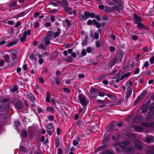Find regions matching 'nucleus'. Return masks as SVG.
Returning <instances> with one entry per match:
<instances>
[{"label":"nucleus","mask_w":154,"mask_h":154,"mask_svg":"<svg viewBox=\"0 0 154 154\" xmlns=\"http://www.w3.org/2000/svg\"><path fill=\"white\" fill-rule=\"evenodd\" d=\"M117 6L115 5L113 7H109L106 5L104 6L103 5H99L98 8L100 10H103L104 12L106 13L111 12L115 10L119 12L123 9V3L121 1H119L117 2Z\"/></svg>","instance_id":"obj_1"},{"label":"nucleus","mask_w":154,"mask_h":154,"mask_svg":"<svg viewBox=\"0 0 154 154\" xmlns=\"http://www.w3.org/2000/svg\"><path fill=\"white\" fill-rule=\"evenodd\" d=\"M129 144V142L128 141H124L123 142H118L116 143V145L119 146L122 151L129 153L133 151V148L132 147H127L126 146Z\"/></svg>","instance_id":"obj_2"},{"label":"nucleus","mask_w":154,"mask_h":154,"mask_svg":"<svg viewBox=\"0 0 154 154\" xmlns=\"http://www.w3.org/2000/svg\"><path fill=\"white\" fill-rule=\"evenodd\" d=\"M79 19L82 20H86L89 17L93 18L95 17L94 14L93 13H90L88 12L85 11L84 14H79Z\"/></svg>","instance_id":"obj_3"},{"label":"nucleus","mask_w":154,"mask_h":154,"mask_svg":"<svg viewBox=\"0 0 154 154\" xmlns=\"http://www.w3.org/2000/svg\"><path fill=\"white\" fill-rule=\"evenodd\" d=\"M79 99L80 103L83 106H87L88 102L87 100L86 97L84 95L80 94L79 95Z\"/></svg>","instance_id":"obj_4"},{"label":"nucleus","mask_w":154,"mask_h":154,"mask_svg":"<svg viewBox=\"0 0 154 154\" xmlns=\"http://www.w3.org/2000/svg\"><path fill=\"white\" fill-rule=\"evenodd\" d=\"M96 93L100 97H103L104 95V93L98 92L96 89L94 88L91 89V92L90 93V94L91 97H95L96 96Z\"/></svg>","instance_id":"obj_5"},{"label":"nucleus","mask_w":154,"mask_h":154,"mask_svg":"<svg viewBox=\"0 0 154 154\" xmlns=\"http://www.w3.org/2000/svg\"><path fill=\"white\" fill-rule=\"evenodd\" d=\"M31 34V31L30 29L25 30L23 33L22 36L20 39V41L21 42H24L26 39V37L27 35Z\"/></svg>","instance_id":"obj_6"},{"label":"nucleus","mask_w":154,"mask_h":154,"mask_svg":"<svg viewBox=\"0 0 154 154\" xmlns=\"http://www.w3.org/2000/svg\"><path fill=\"white\" fill-rule=\"evenodd\" d=\"M3 57L5 61L8 63V66L9 67H12L14 65V63L13 62H9L10 60V58L9 55H4Z\"/></svg>","instance_id":"obj_7"},{"label":"nucleus","mask_w":154,"mask_h":154,"mask_svg":"<svg viewBox=\"0 0 154 154\" xmlns=\"http://www.w3.org/2000/svg\"><path fill=\"white\" fill-rule=\"evenodd\" d=\"M9 101L7 99H4L3 102V105H2V108L8 109L9 107Z\"/></svg>","instance_id":"obj_8"},{"label":"nucleus","mask_w":154,"mask_h":154,"mask_svg":"<svg viewBox=\"0 0 154 154\" xmlns=\"http://www.w3.org/2000/svg\"><path fill=\"white\" fill-rule=\"evenodd\" d=\"M9 52L10 53V56L11 57L12 60H14L17 58V52L16 50H11L9 51Z\"/></svg>","instance_id":"obj_9"},{"label":"nucleus","mask_w":154,"mask_h":154,"mask_svg":"<svg viewBox=\"0 0 154 154\" xmlns=\"http://www.w3.org/2000/svg\"><path fill=\"white\" fill-rule=\"evenodd\" d=\"M134 20H135L136 23L137 24L142 22L141 17L135 14L134 13Z\"/></svg>","instance_id":"obj_10"},{"label":"nucleus","mask_w":154,"mask_h":154,"mask_svg":"<svg viewBox=\"0 0 154 154\" xmlns=\"http://www.w3.org/2000/svg\"><path fill=\"white\" fill-rule=\"evenodd\" d=\"M64 10L66 11L70 15L72 14L75 15L76 13V11L75 10H74L72 11V8L68 6L64 9Z\"/></svg>","instance_id":"obj_11"},{"label":"nucleus","mask_w":154,"mask_h":154,"mask_svg":"<svg viewBox=\"0 0 154 154\" xmlns=\"http://www.w3.org/2000/svg\"><path fill=\"white\" fill-rule=\"evenodd\" d=\"M145 141L148 143L154 142V137L152 136H146L145 138Z\"/></svg>","instance_id":"obj_12"},{"label":"nucleus","mask_w":154,"mask_h":154,"mask_svg":"<svg viewBox=\"0 0 154 154\" xmlns=\"http://www.w3.org/2000/svg\"><path fill=\"white\" fill-rule=\"evenodd\" d=\"M132 92V89L130 87H128L126 92L125 97L128 99L130 96Z\"/></svg>","instance_id":"obj_13"},{"label":"nucleus","mask_w":154,"mask_h":154,"mask_svg":"<svg viewBox=\"0 0 154 154\" xmlns=\"http://www.w3.org/2000/svg\"><path fill=\"white\" fill-rule=\"evenodd\" d=\"M137 27L140 29H146L147 28V27L142 22L137 24Z\"/></svg>","instance_id":"obj_14"},{"label":"nucleus","mask_w":154,"mask_h":154,"mask_svg":"<svg viewBox=\"0 0 154 154\" xmlns=\"http://www.w3.org/2000/svg\"><path fill=\"white\" fill-rule=\"evenodd\" d=\"M88 36L87 35H85V38L84 40L83 41L82 44L83 46H85L88 44Z\"/></svg>","instance_id":"obj_15"},{"label":"nucleus","mask_w":154,"mask_h":154,"mask_svg":"<svg viewBox=\"0 0 154 154\" xmlns=\"http://www.w3.org/2000/svg\"><path fill=\"white\" fill-rule=\"evenodd\" d=\"M27 96L31 102H33L35 100V97L32 94L29 93L28 94Z\"/></svg>","instance_id":"obj_16"},{"label":"nucleus","mask_w":154,"mask_h":154,"mask_svg":"<svg viewBox=\"0 0 154 154\" xmlns=\"http://www.w3.org/2000/svg\"><path fill=\"white\" fill-rule=\"evenodd\" d=\"M146 93V91H143L140 94V96L137 99V100H141L145 96Z\"/></svg>","instance_id":"obj_17"},{"label":"nucleus","mask_w":154,"mask_h":154,"mask_svg":"<svg viewBox=\"0 0 154 154\" xmlns=\"http://www.w3.org/2000/svg\"><path fill=\"white\" fill-rule=\"evenodd\" d=\"M135 145L136 147L138 150H141L142 149L143 147L140 142H137L135 143Z\"/></svg>","instance_id":"obj_18"},{"label":"nucleus","mask_w":154,"mask_h":154,"mask_svg":"<svg viewBox=\"0 0 154 154\" xmlns=\"http://www.w3.org/2000/svg\"><path fill=\"white\" fill-rule=\"evenodd\" d=\"M61 33V30L60 29H57V31L54 32V38H56L57 37H58V36H59L60 34Z\"/></svg>","instance_id":"obj_19"},{"label":"nucleus","mask_w":154,"mask_h":154,"mask_svg":"<svg viewBox=\"0 0 154 154\" xmlns=\"http://www.w3.org/2000/svg\"><path fill=\"white\" fill-rule=\"evenodd\" d=\"M120 0H118L116 1V0H109L108 1V4L110 5H114L116 3L117 4V2Z\"/></svg>","instance_id":"obj_20"},{"label":"nucleus","mask_w":154,"mask_h":154,"mask_svg":"<svg viewBox=\"0 0 154 154\" xmlns=\"http://www.w3.org/2000/svg\"><path fill=\"white\" fill-rule=\"evenodd\" d=\"M60 1H55L54 0H53L49 3V4L52 5L54 6H57V2L60 3Z\"/></svg>","instance_id":"obj_21"},{"label":"nucleus","mask_w":154,"mask_h":154,"mask_svg":"<svg viewBox=\"0 0 154 154\" xmlns=\"http://www.w3.org/2000/svg\"><path fill=\"white\" fill-rule=\"evenodd\" d=\"M16 106L18 109H21L23 108V103L20 102H18L16 103Z\"/></svg>","instance_id":"obj_22"},{"label":"nucleus","mask_w":154,"mask_h":154,"mask_svg":"<svg viewBox=\"0 0 154 154\" xmlns=\"http://www.w3.org/2000/svg\"><path fill=\"white\" fill-rule=\"evenodd\" d=\"M16 44L17 42H16L13 41L12 42H10L8 44H7L5 46V47H9L12 46L13 45H16Z\"/></svg>","instance_id":"obj_23"},{"label":"nucleus","mask_w":154,"mask_h":154,"mask_svg":"<svg viewBox=\"0 0 154 154\" xmlns=\"http://www.w3.org/2000/svg\"><path fill=\"white\" fill-rule=\"evenodd\" d=\"M62 4L63 5L64 9L68 7L69 4L68 2L66 0H62Z\"/></svg>","instance_id":"obj_24"},{"label":"nucleus","mask_w":154,"mask_h":154,"mask_svg":"<svg viewBox=\"0 0 154 154\" xmlns=\"http://www.w3.org/2000/svg\"><path fill=\"white\" fill-rule=\"evenodd\" d=\"M131 74L130 72H128L124 74L121 77V80H123L125 78L128 77L131 75Z\"/></svg>","instance_id":"obj_25"},{"label":"nucleus","mask_w":154,"mask_h":154,"mask_svg":"<svg viewBox=\"0 0 154 154\" xmlns=\"http://www.w3.org/2000/svg\"><path fill=\"white\" fill-rule=\"evenodd\" d=\"M54 31L51 30H49L48 31L47 33V36L48 38H49L53 35H54Z\"/></svg>","instance_id":"obj_26"},{"label":"nucleus","mask_w":154,"mask_h":154,"mask_svg":"<svg viewBox=\"0 0 154 154\" xmlns=\"http://www.w3.org/2000/svg\"><path fill=\"white\" fill-rule=\"evenodd\" d=\"M60 142L58 138H56L55 140V145L56 147L58 148L60 146Z\"/></svg>","instance_id":"obj_27"},{"label":"nucleus","mask_w":154,"mask_h":154,"mask_svg":"<svg viewBox=\"0 0 154 154\" xmlns=\"http://www.w3.org/2000/svg\"><path fill=\"white\" fill-rule=\"evenodd\" d=\"M134 129L138 132H140L142 130L141 127L138 126H135L134 127Z\"/></svg>","instance_id":"obj_28"},{"label":"nucleus","mask_w":154,"mask_h":154,"mask_svg":"<svg viewBox=\"0 0 154 154\" xmlns=\"http://www.w3.org/2000/svg\"><path fill=\"white\" fill-rule=\"evenodd\" d=\"M140 117L139 116H137L134 117L133 121L134 122H137L140 121Z\"/></svg>","instance_id":"obj_29"},{"label":"nucleus","mask_w":154,"mask_h":154,"mask_svg":"<svg viewBox=\"0 0 154 154\" xmlns=\"http://www.w3.org/2000/svg\"><path fill=\"white\" fill-rule=\"evenodd\" d=\"M50 94L49 93H48L46 94L45 101L47 102H50Z\"/></svg>","instance_id":"obj_30"},{"label":"nucleus","mask_w":154,"mask_h":154,"mask_svg":"<svg viewBox=\"0 0 154 154\" xmlns=\"http://www.w3.org/2000/svg\"><path fill=\"white\" fill-rule=\"evenodd\" d=\"M142 125L145 127L151 126L154 125V122L149 123L147 122H144L143 123Z\"/></svg>","instance_id":"obj_31"},{"label":"nucleus","mask_w":154,"mask_h":154,"mask_svg":"<svg viewBox=\"0 0 154 154\" xmlns=\"http://www.w3.org/2000/svg\"><path fill=\"white\" fill-rule=\"evenodd\" d=\"M17 5V1H13L9 5V6L11 8Z\"/></svg>","instance_id":"obj_32"},{"label":"nucleus","mask_w":154,"mask_h":154,"mask_svg":"<svg viewBox=\"0 0 154 154\" xmlns=\"http://www.w3.org/2000/svg\"><path fill=\"white\" fill-rule=\"evenodd\" d=\"M29 57L30 59H31L32 60H34L37 61V58L35 57L33 54H31L29 56Z\"/></svg>","instance_id":"obj_33"},{"label":"nucleus","mask_w":154,"mask_h":154,"mask_svg":"<svg viewBox=\"0 0 154 154\" xmlns=\"http://www.w3.org/2000/svg\"><path fill=\"white\" fill-rule=\"evenodd\" d=\"M21 134L23 137L24 138L26 137L27 135V132L24 130L22 131Z\"/></svg>","instance_id":"obj_34"},{"label":"nucleus","mask_w":154,"mask_h":154,"mask_svg":"<svg viewBox=\"0 0 154 154\" xmlns=\"http://www.w3.org/2000/svg\"><path fill=\"white\" fill-rule=\"evenodd\" d=\"M47 110L48 112H53L54 111V108L51 106H48Z\"/></svg>","instance_id":"obj_35"},{"label":"nucleus","mask_w":154,"mask_h":154,"mask_svg":"<svg viewBox=\"0 0 154 154\" xmlns=\"http://www.w3.org/2000/svg\"><path fill=\"white\" fill-rule=\"evenodd\" d=\"M66 60L67 62L70 63L72 61V59L71 56H69L67 57Z\"/></svg>","instance_id":"obj_36"},{"label":"nucleus","mask_w":154,"mask_h":154,"mask_svg":"<svg viewBox=\"0 0 154 154\" xmlns=\"http://www.w3.org/2000/svg\"><path fill=\"white\" fill-rule=\"evenodd\" d=\"M53 125L52 123H49L47 124V127L48 130H51L52 129Z\"/></svg>","instance_id":"obj_37"},{"label":"nucleus","mask_w":154,"mask_h":154,"mask_svg":"<svg viewBox=\"0 0 154 154\" xmlns=\"http://www.w3.org/2000/svg\"><path fill=\"white\" fill-rule=\"evenodd\" d=\"M54 80L57 85H58L60 84V79L57 77L55 78L54 79Z\"/></svg>","instance_id":"obj_38"},{"label":"nucleus","mask_w":154,"mask_h":154,"mask_svg":"<svg viewBox=\"0 0 154 154\" xmlns=\"http://www.w3.org/2000/svg\"><path fill=\"white\" fill-rule=\"evenodd\" d=\"M20 149L22 151L24 152H26L27 150V149L26 148H24L22 146H20Z\"/></svg>","instance_id":"obj_39"},{"label":"nucleus","mask_w":154,"mask_h":154,"mask_svg":"<svg viewBox=\"0 0 154 154\" xmlns=\"http://www.w3.org/2000/svg\"><path fill=\"white\" fill-rule=\"evenodd\" d=\"M131 38L134 40H136L138 38V37L135 35H131Z\"/></svg>","instance_id":"obj_40"},{"label":"nucleus","mask_w":154,"mask_h":154,"mask_svg":"<svg viewBox=\"0 0 154 154\" xmlns=\"http://www.w3.org/2000/svg\"><path fill=\"white\" fill-rule=\"evenodd\" d=\"M6 23L10 25H13L14 23V22L13 21L10 20H7Z\"/></svg>","instance_id":"obj_41"},{"label":"nucleus","mask_w":154,"mask_h":154,"mask_svg":"<svg viewBox=\"0 0 154 154\" xmlns=\"http://www.w3.org/2000/svg\"><path fill=\"white\" fill-rule=\"evenodd\" d=\"M126 86L128 87L131 86L132 85V82L131 80H128L126 83Z\"/></svg>","instance_id":"obj_42"},{"label":"nucleus","mask_w":154,"mask_h":154,"mask_svg":"<svg viewBox=\"0 0 154 154\" xmlns=\"http://www.w3.org/2000/svg\"><path fill=\"white\" fill-rule=\"evenodd\" d=\"M121 76H120V73L118 72L113 77L114 79H119Z\"/></svg>","instance_id":"obj_43"},{"label":"nucleus","mask_w":154,"mask_h":154,"mask_svg":"<svg viewBox=\"0 0 154 154\" xmlns=\"http://www.w3.org/2000/svg\"><path fill=\"white\" fill-rule=\"evenodd\" d=\"M150 63L152 64L154 63V56L152 57L149 60Z\"/></svg>","instance_id":"obj_44"},{"label":"nucleus","mask_w":154,"mask_h":154,"mask_svg":"<svg viewBox=\"0 0 154 154\" xmlns=\"http://www.w3.org/2000/svg\"><path fill=\"white\" fill-rule=\"evenodd\" d=\"M63 90L66 93H69L70 92V89L67 88H63Z\"/></svg>","instance_id":"obj_45"},{"label":"nucleus","mask_w":154,"mask_h":154,"mask_svg":"<svg viewBox=\"0 0 154 154\" xmlns=\"http://www.w3.org/2000/svg\"><path fill=\"white\" fill-rule=\"evenodd\" d=\"M109 37L111 40L113 41H115L116 39V37L112 34H111L109 36Z\"/></svg>","instance_id":"obj_46"},{"label":"nucleus","mask_w":154,"mask_h":154,"mask_svg":"<svg viewBox=\"0 0 154 154\" xmlns=\"http://www.w3.org/2000/svg\"><path fill=\"white\" fill-rule=\"evenodd\" d=\"M104 148V146H100L99 147H98L97 150V151H99L101 150H102Z\"/></svg>","instance_id":"obj_47"},{"label":"nucleus","mask_w":154,"mask_h":154,"mask_svg":"<svg viewBox=\"0 0 154 154\" xmlns=\"http://www.w3.org/2000/svg\"><path fill=\"white\" fill-rule=\"evenodd\" d=\"M44 42L46 45H49L50 44V41L47 39L45 38L44 39Z\"/></svg>","instance_id":"obj_48"},{"label":"nucleus","mask_w":154,"mask_h":154,"mask_svg":"<svg viewBox=\"0 0 154 154\" xmlns=\"http://www.w3.org/2000/svg\"><path fill=\"white\" fill-rule=\"evenodd\" d=\"M94 36L95 38L96 39H98L99 38V34L98 33H97L96 32H95L94 33Z\"/></svg>","instance_id":"obj_49"},{"label":"nucleus","mask_w":154,"mask_h":154,"mask_svg":"<svg viewBox=\"0 0 154 154\" xmlns=\"http://www.w3.org/2000/svg\"><path fill=\"white\" fill-rule=\"evenodd\" d=\"M38 48L39 49H45V46L43 44H41L39 45Z\"/></svg>","instance_id":"obj_50"},{"label":"nucleus","mask_w":154,"mask_h":154,"mask_svg":"<svg viewBox=\"0 0 154 154\" xmlns=\"http://www.w3.org/2000/svg\"><path fill=\"white\" fill-rule=\"evenodd\" d=\"M25 15V13L23 12H22L18 14L17 15V17H22Z\"/></svg>","instance_id":"obj_51"},{"label":"nucleus","mask_w":154,"mask_h":154,"mask_svg":"<svg viewBox=\"0 0 154 154\" xmlns=\"http://www.w3.org/2000/svg\"><path fill=\"white\" fill-rule=\"evenodd\" d=\"M17 88L16 86H14L13 88L11 90V91L13 92H15L17 91Z\"/></svg>","instance_id":"obj_52"},{"label":"nucleus","mask_w":154,"mask_h":154,"mask_svg":"<svg viewBox=\"0 0 154 154\" xmlns=\"http://www.w3.org/2000/svg\"><path fill=\"white\" fill-rule=\"evenodd\" d=\"M78 142L77 140H73V144L74 146H76L78 144Z\"/></svg>","instance_id":"obj_53"},{"label":"nucleus","mask_w":154,"mask_h":154,"mask_svg":"<svg viewBox=\"0 0 154 154\" xmlns=\"http://www.w3.org/2000/svg\"><path fill=\"white\" fill-rule=\"evenodd\" d=\"M48 119L50 120L51 121H52L54 120V117L52 115H50L48 117Z\"/></svg>","instance_id":"obj_54"},{"label":"nucleus","mask_w":154,"mask_h":154,"mask_svg":"<svg viewBox=\"0 0 154 154\" xmlns=\"http://www.w3.org/2000/svg\"><path fill=\"white\" fill-rule=\"evenodd\" d=\"M119 135L118 134L117 135V137L116 138H115V136L114 135H113L112 136V139L114 140H116V139H118L119 137Z\"/></svg>","instance_id":"obj_55"},{"label":"nucleus","mask_w":154,"mask_h":154,"mask_svg":"<svg viewBox=\"0 0 154 154\" xmlns=\"http://www.w3.org/2000/svg\"><path fill=\"white\" fill-rule=\"evenodd\" d=\"M51 23L49 22H46L45 23V25L47 28H48L51 26Z\"/></svg>","instance_id":"obj_56"},{"label":"nucleus","mask_w":154,"mask_h":154,"mask_svg":"<svg viewBox=\"0 0 154 154\" xmlns=\"http://www.w3.org/2000/svg\"><path fill=\"white\" fill-rule=\"evenodd\" d=\"M81 54L83 56H85L86 55V53L85 49H83L82 50Z\"/></svg>","instance_id":"obj_57"},{"label":"nucleus","mask_w":154,"mask_h":154,"mask_svg":"<svg viewBox=\"0 0 154 154\" xmlns=\"http://www.w3.org/2000/svg\"><path fill=\"white\" fill-rule=\"evenodd\" d=\"M39 25V23L38 22H36L35 23L34 26V27L35 28H37L38 27Z\"/></svg>","instance_id":"obj_58"},{"label":"nucleus","mask_w":154,"mask_h":154,"mask_svg":"<svg viewBox=\"0 0 154 154\" xmlns=\"http://www.w3.org/2000/svg\"><path fill=\"white\" fill-rule=\"evenodd\" d=\"M43 60L42 58H39L38 63L40 64H42L43 63Z\"/></svg>","instance_id":"obj_59"},{"label":"nucleus","mask_w":154,"mask_h":154,"mask_svg":"<svg viewBox=\"0 0 154 154\" xmlns=\"http://www.w3.org/2000/svg\"><path fill=\"white\" fill-rule=\"evenodd\" d=\"M86 51L88 53H90L92 51V49L91 47H88L86 49Z\"/></svg>","instance_id":"obj_60"},{"label":"nucleus","mask_w":154,"mask_h":154,"mask_svg":"<svg viewBox=\"0 0 154 154\" xmlns=\"http://www.w3.org/2000/svg\"><path fill=\"white\" fill-rule=\"evenodd\" d=\"M66 21L67 23V26H70L71 25V23L68 20L66 19Z\"/></svg>","instance_id":"obj_61"},{"label":"nucleus","mask_w":154,"mask_h":154,"mask_svg":"<svg viewBox=\"0 0 154 154\" xmlns=\"http://www.w3.org/2000/svg\"><path fill=\"white\" fill-rule=\"evenodd\" d=\"M95 45L97 48H99L100 47V44L98 41H97L96 42V43H95Z\"/></svg>","instance_id":"obj_62"},{"label":"nucleus","mask_w":154,"mask_h":154,"mask_svg":"<svg viewBox=\"0 0 154 154\" xmlns=\"http://www.w3.org/2000/svg\"><path fill=\"white\" fill-rule=\"evenodd\" d=\"M39 81L42 83H43L44 82V80L42 78L40 77L38 79Z\"/></svg>","instance_id":"obj_63"},{"label":"nucleus","mask_w":154,"mask_h":154,"mask_svg":"<svg viewBox=\"0 0 154 154\" xmlns=\"http://www.w3.org/2000/svg\"><path fill=\"white\" fill-rule=\"evenodd\" d=\"M62 150L60 148H59L57 149V154H61Z\"/></svg>","instance_id":"obj_64"}]
</instances>
